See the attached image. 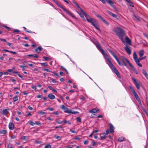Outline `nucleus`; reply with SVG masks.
Segmentation results:
<instances>
[{"mask_svg": "<svg viewBox=\"0 0 148 148\" xmlns=\"http://www.w3.org/2000/svg\"><path fill=\"white\" fill-rule=\"evenodd\" d=\"M43 58L45 60V61H47L50 59V58H49L48 57H47L44 56L43 57Z\"/></svg>", "mask_w": 148, "mask_h": 148, "instance_id": "49530a36", "label": "nucleus"}, {"mask_svg": "<svg viewBox=\"0 0 148 148\" xmlns=\"http://www.w3.org/2000/svg\"><path fill=\"white\" fill-rule=\"evenodd\" d=\"M136 98L137 101L139 102L141 104V101L139 96H138L136 97Z\"/></svg>", "mask_w": 148, "mask_h": 148, "instance_id": "c03bdc74", "label": "nucleus"}, {"mask_svg": "<svg viewBox=\"0 0 148 148\" xmlns=\"http://www.w3.org/2000/svg\"><path fill=\"white\" fill-rule=\"evenodd\" d=\"M126 62H127V63L129 64L131 67V69H133V68H134V66L131 63H130L129 61L127 59V60H126Z\"/></svg>", "mask_w": 148, "mask_h": 148, "instance_id": "bb28decb", "label": "nucleus"}, {"mask_svg": "<svg viewBox=\"0 0 148 148\" xmlns=\"http://www.w3.org/2000/svg\"><path fill=\"white\" fill-rule=\"evenodd\" d=\"M146 56H145L143 57L140 58H139V60H140V61H141V60H143V59H144L145 58H146Z\"/></svg>", "mask_w": 148, "mask_h": 148, "instance_id": "13d9d810", "label": "nucleus"}, {"mask_svg": "<svg viewBox=\"0 0 148 148\" xmlns=\"http://www.w3.org/2000/svg\"><path fill=\"white\" fill-rule=\"evenodd\" d=\"M107 60L108 62H109L108 65L110 67L112 70L113 71L116 68L114 66L112 63L111 61L108 58H107Z\"/></svg>", "mask_w": 148, "mask_h": 148, "instance_id": "20e7f679", "label": "nucleus"}, {"mask_svg": "<svg viewBox=\"0 0 148 148\" xmlns=\"http://www.w3.org/2000/svg\"><path fill=\"white\" fill-rule=\"evenodd\" d=\"M45 148H51V146L50 145L48 144L45 145Z\"/></svg>", "mask_w": 148, "mask_h": 148, "instance_id": "3c124183", "label": "nucleus"}, {"mask_svg": "<svg viewBox=\"0 0 148 148\" xmlns=\"http://www.w3.org/2000/svg\"><path fill=\"white\" fill-rule=\"evenodd\" d=\"M61 108L62 110H64V111L65 113H69V112H70V110H69L64 105H62Z\"/></svg>", "mask_w": 148, "mask_h": 148, "instance_id": "423d86ee", "label": "nucleus"}, {"mask_svg": "<svg viewBox=\"0 0 148 148\" xmlns=\"http://www.w3.org/2000/svg\"><path fill=\"white\" fill-rule=\"evenodd\" d=\"M29 124H30V125H31L32 126H33L34 125L36 124V123H34V122L32 121H30Z\"/></svg>", "mask_w": 148, "mask_h": 148, "instance_id": "09e8293b", "label": "nucleus"}, {"mask_svg": "<svg viewBox=\"0 0 148 148\" xmlns=\"http://www.w3.org/2000/svg\"><path fill=\"white\" fill-rule=\"evenodd\" d=\"M113 71L116 75L118 77L120 78H121V77L120 75V74L119 72L118 71V70H117L116 69H115Z\"/></svg>", "mask_w": 148, "mask_h": 148, "instance_id": "f8f14e48", "label": "nucleus"}, {"mask_svg": "<svg viewBox=\"0 0 148 148\" xmlns=\"http://www.w3.org/2000/svg\"><path fill=\"white\" fill-rule=\"evenodd\" d=\"M118 30H114V32L116 33V35L118 36L120 39L123 43H125L123 37L125 35V32L124 30L120 27L117 28Z\"/></svg>", "mask_w": 148, "mask_h": 148, "instance_id": "f257e3e1", "label": "nucleus"}, {"mask_svg": "<svg viewBox=\"0 0 148 148\" xmlns=\"http://www.w3.org/2000/svg\"><path fill=\"white\" fill-rule=\"evenodd\" d=\"M47 110H49L51 111H53L54 110V109L53 108H48L46 109Z\"/></svg>", "mask_w": 148, "mask_h": 148, "instance_id": "603ef678", "label": "nucleus"}, {"mask_svg": "<svg viewBox=\"0 0 148 148\" xmlns=\"http://www.w3.org/2000/svg\"><path fill=\"white\" fill-rule=\"evenodd\" d=\"M125 138L123 137H119L118 139V140L120 142H122L124 140H125Z\"/></svg>", "mask_w": 148, "mask_h": 148, "instance_id": "b1692460", "label": "nucleus"}, {"mask_svg": "<svg viewBox=\"0 0 148 148\" xmlns=\"http://www.w3.org/2000/svg\"><path fill=\"white\" fill-rule=\"evenodd\" d=\"M7 131L5 130H3L2 131H1V134H5L7 133Z\"/></svg>", "mask_w": 148, "mask_h": 148, "instance_id": "79ce46f5", "label": "nucleus"}, {"mask_svg": "<svg viewBox=\"0 0 148 148\" xmlns=\"http://www.w3.org/2000/svg\"><path fill=\"white\" fill-rule=\"evenodd\" d=\"M95 14L97 17L99 18L106 25H109V23H108L104 19L102 16L99 15V14Z\"/></svg>", "mask_w": 148, "mask_h": 148, "instance_id": "7ed1b4c3", "label": "nucleus"}, {"mask_svg": "<svg viewBox=\"0 0 148 148\" xmlns=\"http://www.w3.org/2000/svg\"><path fill=\"white\" fill-rule=\"evenodd\" d=\"M136 62L138 66L140 67H141L142 66V65L139 63L140 61V60H139V58L138 59H137L135 60H134Z\"/></svg>", "mask_w": 148, "mask_h": 148, "instance_id": "f3484780", "label": "nucleus"}, {"mask_svg": "<svg viewBox=\"0 0 148 148\" xmlns=\"http://www.w3.org/2000/svg\"><path fill=\"white\" fill-rule=\"evenodd\" d=\"M56 122L60 124H61L62 122V121H58Z\"/></svg>", "mask_w": 148, "mask_h": 148, "instance_id": "774afa93", "label": "nucleus"}, {"mask_svg": "<svg viewBox=\"0 0 148 148\" xmlns=\"http://www.w3.org/2000/svg\"><path fill=\"white\" fill-rule=\"evenodd\" d=\"M9 129L10 130H12L14 129V124L11 123H10L9 124Z\"/></svg>", "mask_w": 148, "mask_h": 148, "instance_id": "dca6fc26", "label": "nucleus"}, {"mask_svg": "<svg viewBox=\"0 0 148 148\" xmlns=\"http://www.w3.org/2000/svg\"><path fill=\"white\" fill-rule=\"evenodd\" d=\"M132 69L134 71L135 73L136 74H138V73L137 71L136 68L134 66V68H133V69Z\"/></svg>", "mask_w": 148, "mask_h": 148, "instance_id": "de8ad7c7", "label": "nucleus"}, {"mask_svg": "<svg viewBox=\"0 0 148 148\" xmlns=\"http://www.w3.org/2000/svg\"><path fill=\"white\" fill-rule=\"evenodd\" d=\"M107 12L110 15L113 17L116 18L117 17V16L116 14H113L112 12L109 11H107Z\"/></svg>", "mask_w": 148, "mask_h": 148, "instance_id": "412c9836", "label": "nucleus"}, {"mask_svg": "<svg viewBox=\"0 0 148 148\" xmlns=\"http://www.w3.org/2000/svg\"><path fill=\"white\" fill-rule=\"evenodd\" d=\"M142 72L144 75H145L146 74H147L146 71L144 69H143L142 70Z\"/></svg>", "mask_w": 148, "mask_h": 148, "instance_id": "864d4df0", "label": "nucleus"}, {"mask_svg": "<svg viewBox=\"0 0 148 148\" xmlns=\"http://www.w3.org/2000/svg\"><path fill=\"white\" fill-rule=\"evenodd\" d=\"M43 50V48L41 46H39L38 48L35 49L36 52L38 53H39L40 51Z\"/></svg>", "mask_w": 148, "mask_h": 148, "instance_id": "9b49d317", "label": "nucleus"}, {"mask_svg": "<svg viewBox=\"0 0 148 148\" xmlns=\"http://www.w3.org/2000/svg\"><path fill=\"white\" fill-rule=\"evenodd\" d=\"M51 72L53 73V74H52V76H56L57 77L59 76V75L57 73L52 72Z\"/></svg>", "mask_w": 148, "mask_h": 148, "instance_id": "c9c22d12", "label": "nucleus"}, {"mask_svg": "<svg viewBox=\"0 0 148 148\" xmlns=\"http://www.w3.org/2000/svg\"><path fill=\"white\" fill-rule=\"evenodd\" d=\"M8 109H5L3 110L2 112V114L3 115H6L9 113L8 110Z\"/></svg>", "mask_w": 148, "mask_h": 148, "instance_id": "a211bd4d", "label": "nucleus"}, {"mask_svg": "<svg viewBox=\"0 0 148 148\" xmlns=\"http://www.w3.org/2000/svg\"><path fill=\"white\" fill-rule=\"evenodd\" d=\"M133 58L134 60H135L138 59L137 55L136 52H134L133 54Z\"/></svg>", "mask_w": 148, "mask_h": 148, "instance_id": "7c9ffc66", "label": "nucleus"}, {"mask_svg": "<svg viewBox=\"0 0 148 148\" xmlns=\"http://www.w3.org/2000/svg\"><path fill=\"white\" fill-rule=\"evenodd\" d=\"M0 40L2 41H3L5 42H7V41L5 39H3V38H0Z\"/></svg>", "mask_w": 148, "mask_h": 148, "instance_id": "052dcab7", "label": "nucleus"}, {"mask_svg": "<svg viewBox=\"0 0 148 148\" xmlns=\"http://www.w3.org/2000/svg\"><path fill=\"white\" fill-rule=\"evenodd\" d=\"M18 75L23 80L24 79L23 78V76L22 75H21L20 74H18Z\"/></svg>", "mask_w": 148, "mask_h": 148, "instance_id": "5fc2aeb1", "label": "nucleus"}, {"mask_svg": "<svg viewBox=\"0 0 148 148\" xmlns=\"http://www.w3.org/2000/svg\"><path fill=\"white\" fill-rule=\"evenodd\" d=\"M28 57H32L35 58H38L39 56L36 54L32 55V54H29L27 56Z\"/></svg>", "mask_w": 148, "mask_h": 148, "instance_id": "4be33fe9", "label": "nucleus"}, {"mask_svg": "<svg viewBox=\"0 0 148 148\" xmlns=\"http://www.w3.org/2000/svg\"><path fill=\"white\" fill-rule=\"evenodd\" d=\"M13 101L15 102L16 101H17L18 99V98L17 96H16L13 97Z\"/></svg>", "mask_w": 148, "mask_h": 148, "instance_id": "2f4dec72", "label": "nucleus"}, {"mask_svg": "<svg viewBox=\"0 0 148 148\" xmlns=\"http://www.w3.org/2000/svg\"><path fill=\"white\" fill-rule=\"evenodd\" d=\"M48 97L49 99H54L55 98V96L51 94H49L48 95Z\"/></svg>", "mask_w": 148, "mask_h": 148, "instance_id": "aec40b11", "label": "nucleus"}, {"mask_svg": "<svg viewBox=\"0 0 148 148\" xmlns=\"http://www.w3.org/2000/svg\"><path fill=\"white\" fill-rule=\"evenodd\" d=\"M38 113L41 115H43L45 114L46 112L42 111H40L38 112Z\"/></svg>", "mask_w": 148, "mask_h": 148, "instance_id": "8fccbe9b", "label": "nucleus"}, {"mask_svg": "<svg viewBox=\"0 0 148 148\" xmlns=\"http://www.w3.org/2000/svg\"><path fill=\"white\" fill-rule=\"evenodd\" d=\"M56 5L60 8H61L64 11V10L66 9L65 8H64L61 5H60L59 3H58Z\"/></svg>", "mask_w": 148, "mask_h": 148, "instance_id": "473e14b6", "label": "nucleus"}, {"mask_svg": "<svg viewBox=\"0 0 148 148\" xmlns=\"http://www.w3.org/2000/svg\"><path fill=\"white\" fill-rule=\"evenodd\" d=\"M99 51L101 52L103 56L106 53L105 52L104 50L102 48Z\"/></svg>", "mask_w": 148, "mask_h": 148, "instance_id": "a19ab883", "label": "nucleus"}, {"mask_svg": "<svg viewBox=\"0 0 148 148\" xmlns=\"http://www.w3.org/2000/svg\"><path fill=\"white\" fill-rule=\"evenodd\" d=\"M107 50L108 51H109L110 53L114 56L115 58L116 57H117V56L115 55V54L113 53V51L111 49H108Z\"/></svg>", "mask_w": 148, "mask_h": 148, "instance_id": "6ab92c4d", "label": "nucleus"}, {"mask_svg": "<svg viewBox=\"0 0 148 148\" xmlns=\"http://www.w3.org/2000/svg\"><path fill=\"white\" fill-rule=\"evenodd\" d=\"M51 81L53 83H57V82L55 80L53 79V78H51Z\"/></svg>", "mask_w": 148, "mask_h": 148, "instance_id": "4d7b16f0", "label": "nucleus"}, {"mask_svg": "<svg viewBox=\"0 0 148 148\" xmlns=\"http://www.w3.org/2000/svg\"><path fill=\"white\" fill-rule=\"evenodd\" d=\"M115 59L117 61L118 63L119 64V65H120V66H121V64L120 63V62L119 60V58H118L117 57H116V58H115Z\"/></svg>", "mask_w": 148, "mask_h": 148, "instance_id": "ea45409f", "label": "nucleus"}, {"mask_svg": "<svg viewBox=\"0 0 148 148\" xmlns=\"http://www.w3.org/2000/svg\"><path fill=\"white\" fill-rule=\"evenodd\" d=\"M92 145L93 146H94L95 145H98V144L96 143V142H92Z\"/></svg>", "mask_w": 148, "mask_h": 148, "instance_id": "e2e57ef3", "label": "nucleus"}, {"mask_svg": "<svg viewBox=\"0 0 148 148\" xmlns=\"http://www.w3.org/2000/svg\"><path fill=\"white\" fill-rule=\"evenodd\" d=\"M132 78L133 80V82L135 85L136 88L138 89H139L140 88V85L136 79L134 77H132Z\"/></svg>", "mask_w": 148, "mask_h": 148, "instance_id": "39448f33", "label": "nucleus"}, {"mask_svg": "<svg viewBox=\"0 0 148 148\" xmlns=\"http://www.w3.org/2000/svg\"><path fill=\"white\" fill-rule=\"evenodd\" d=\"M81 13H79V15L83 19V20L84 21H86V20L84 18V14H82V12H81Z\"/></svg>", "mask_w": 148, "mask_h": 148, "instance_id": "c756f323", "label": "nucleus"}, {"mask_svg": "<svg viewBox=\"0 0 148 148\" xmlns=\"http://www.w3.org/2000/svg\"><path fill=\"white\" fill-rule=\"evenodd\" d=\"M32 88L34 90H36L37 89L36 87L34 86H32Z\"/></svg>", "mask_w": 148, "mask_h": 148, "instance_id": "338daca9", "label": "nucleus"}, {"mask_svg": "<svg viewBox=\"0 0 148 148\" xmlns=\"http://www.w3.org/2000/svg\"><path fill=\"white\" fill-rule=\"evenodd\" d=\"M144 53V51L143 50H140L139 52V54L140 56V57L142 56L143 55Z\"/></svg>", "mask_w": 148, "mask_h": 148, "instance_id": "5701e85b", "label": "nucleus"}, {"mask_svg": "<svg viewBox=\"0 0 148 148\" xmlns=\"http://www.w3.org/2000/svg\"><path fill=\"white\" fill-rule=\"evenodd\" d=\"M64 12L68 14L69 16H72L73 18H74L75 16L73 15L70 12L67 10L66 9H65L64 10Z\"/></svg>", "mask_w": 148, "mask_h": 148, "instance_id": "9d476101", "label": "nucleus"}, {"mask_svg": "<svg viewBox=\"0 0 148 148\" xmlns=\"http://www.w3.org/2000/svg\"><path fill=\"white\" fill-rule=\"evenodd\" d=\"M20 32L19 30L18 29H15L13 32L14 33H18Z\"/></svg>", "mask_w": 148, "mask_h": 148, "instance_id": "6e6d98bb", "label": "nucleus"}, {"mask_svg": "<svg viewBox=\"0 0 148 148\" xmlns=\"http://www.w3.org/2000/svg\"><path fill=\"white\" fill-rule=\"evenodd\" d=\"M110 132L111 133L114 132V127L111 123H109Z\"/></svg>", "mask_w": 148, "mask_h": 148, "instance_id": "ddd939ff", "label": "nucleus"}, {"mask_svg": "<svg viewBox=\"0 0 148 148\" xmlns=\"http://www.w3.org/2000/svg\"><path fill=\"white\" fill-rule=\"evenodd\" d=\"M70 112H69V113H72V114H75L79 113L78 112L73 111L72 110H70Z\"/></svg>", "mask_w": 148, "mask_h": 148, "instance_id": "a18cd8bd", "label": "nucleus"}, {"mask_svg": "<svg viewBox=\"0 0 148 148\" xmlns=\"http://www.w3.org/2000/svg\"><path fill=\"white\" fill-rule=\"evenodd\" d=\"M96 45L97 47L99 49V50L101 49V46H100V44L98 43H97Z\"/></svg>", "mask_w": 148, "mask_h": 148, "instance_id": "f704fd0d", "label": "nucleus"}, {"mask_svg": "<svg viewBox=\"0 0 148 148\" xmlns=\"http://www.w3.org/2000/svg\"><path fill=\"white\" fill-rule=\"evenodd\" d=\"M72 2L73 3H74L76 6H77V7L81 11V12L82 13H84V11L80 7V6L78 5V3L75 2V1H72Z\"/></svg>", "mask_w": 148, "mask_h": 148, "instance_id": "6e6552de", "label": "nucleus"}, {"mask_svg": "<svg viewBox=\"0 0 148 148\" xmlns=\"http://www.w3.org/2000/svg\"><path fill=\"white\" fill-rule=\"evenodd\" d=\"M98 22L96 20L92 24V25L97 30H100V29L99 28L98 26L97 25Z\"/></svg>", "mask_w": 148, "mask_h": 148, "instance_id": "1a4fd4ad", "label": "nucleus"}, {"mask_svg": "<svg viewBox=\"0 0 148 148\" xmlns=\"http://www.w3.org/2000/svg\"><path fill=\"white\" fill-rule=\"evenodd\" d=\"M106 1L108 3L110 4V5L111 4L114 3L113 1L111 0H106Z\"/></svg>", "mask_w": 148, "mask_h": 148, "instance_id": "a878e982", "label": "nucleus"}, {"mask_svg": "<svg viewBox=\"0 0 148 148\" xmlns=\"http://www.w3.org/2000/svg\"><path fill=\"white\" fill-rule=\"evenodd\" d=\"M99 110L98 109L93 108L89 111V112L90 113H96Z\"/></svg>", "mask_w": 148, "mask_h": 148, "instance_id": "4468645a", "label": "nucleus"}, {"mask_svg": "<svg viewBox=\"0 0 148 148\" xmlns=\"http://www.w3.org/2000/svg\"><path fill=\"white\" fill-rule=\"evenodd\" d=\"M125 40L126 42L127 43L130 45H132L131 40L127 36L126 37Z\"/></svg>", "mask_w": 148, "mask_h": 148, "instance_id": "2eb2a0df", "label": "nucleus"}, {"mask_svg": "<svg viewBox=\"0 0 148 148\" xmlns=\"http://www.w3.org/2000/svg\"><path fill=\"white\" fill-rule=\"evenodd\" d=\"M136 98L137 101L139 102L141 104V101L139 96H138L136 97Z\"/></svg>", "mask_w": 148, "mask_h": 148, "instance_id": "37998d69", "label": "nucleus"}, {"mask_svg": "<svg viewBox=\"0 0 148 148\" xmlns=\"http://www.w3.org/2000/svg\"><path fill=\"white\" fill-rule=\"evenodd\" d=\"M129 88L133 94L136 92L134 88L132 86H129Z\"/></svg>", "mask_w": 148, "mask_h": 148, "instance_id": "cd10ccee", "label": "nucleus"}, {"mask_svg": "<svg viewBox=\"0 0 148 148\" xmlns=\"http://www.w3.org/2000/svg\"><path fill=\"white\" fill-rule=\"evenodd\" d=\"M20 67L22 69H25V67H26V66H23V65H20Z\"/></svg>", "mask_w": 148, "mask_h": 148, "instance_id": "69168bd1", "label": "nucleus"}, {"mask_svg": "<svg viewBox=\"0 0 148 148\" xmlns=\"http://www.w3.org/2000/svg\"><path fill=\"white\" fill-rule=\"evenodd\" d=\"M16 136H15L14 135H13L11 136V138L12 139H14L15 138H16Z\"/></svg>", "mask_w": 148, "mask_h": 148, "instance_id": "0e129e2a", "label": "nucleus"}, {"mask_svg": "<svg viewBox=\"0 0 148 148\" xmlns=\"http://www.w3.org/2000/svg\"><path fill=\"white\" fill-rule=\"evenodd\" d=\"M121 59L122 61V62H126V60H127V59L123 56H122L121 57Z\"/></svg>", "mask_w": 148, "mask_h": 148, "instance_id": "393cba45", "label": "nucleus"}, {"mask_svg": "<svg viewBox=\"0 0 148 148\" xmlns=\"http://www.w3.org/2000/svg\"><path fill=\"white\" fill-rule=\"evenodd\" d=\"M76 119L77 122L80 123L81 122V118L80 117H77V118H76Z\"/></svg>", "mask_w": 148, "mask_h": 148, "instance_id": "e433bc0d", "label": "nucleus"}, {"mask_svg": "<svg viewBox=\"0 0 148 148\" xmlns=\"http://www.w3.org/2000/svg\"><path fill=\"white\" fill-rule=\"evenodd\" d=\"M111 6L114 9L115 11H117L118 9L117 8L115 7L114 5L113 4H111Z\"/></svg>", "mask_w": 148, "mask_h": 148, "instance_id": "4c0bfd02", "label": "nucleus"}, {"mask_svg": "<svg viewBox=\"0 0 148 148\" xmlns=\"http://www.w3.org/2000/svg\"><path fill=\"white\" fill-rule=\"evenodd\" d=\"M82 13L84 14V15L86 18L87 21L91 23L92 24L96 20L93 18H90L84 11V13Z\"/></svg>", "mask_w": 148, "mask_h": 148, "instance_id": "f03ea898", "label": "nucleus"}, {"mask_svg": "<svg viewBox=\"0 0 148 148\" xmlns=\"http://www.w3.org/2000/svg\"><path fill=\"white\" fill-rule=\"evenodd\" d=\"M133 94L135 98L136 97L138 96L136 92L133 93Z\"/></svg>", "mask_w": 148, "mask_h": 148, "instance_id": "680f3d73", "label": "nucleus"}, {"mask_svg": "<svg viewBox=\"0 0 148 148\" xmlns=\"http://www.w3.org/2000/svg\"><path fill=\"white\" fill-rule=\"evenodd\" d=\"M124 49L128 54L130 55L131 54V51L130 49V48L127 45L125 46Z\"/></svg>", "mask_w": 148, "mask_h": 148, "instance_id": "0eeeda50", "label": "nucleus"}, {"mask_svg": "<svg viewBox=\"0 0 148 148\" xmlns=\"http://www.w3.org/2000/svg\"><path fill=\"white\" fill-rule=\"evenodd\" d=\"M54 137L58 140H60L61 138V136H57L56 135H55L54 136Z\"/></svg>", "mask_w": 148, "mask_h": 148, "instance_id": "c85d7f7f", "label": "nucleus"}, {"mask_svg": "<svg viewBox=\"0 0 148 148\" xmlns=\"http://www.w3.org/2000/svg\"><path fill=\"white\" fill-rule=\"evenodd\" d=\"M129 5L130 6H131L132 7H134V5L133 3L130 1L129 3Z\"/></svg>", "mask_w": 148, "mask_h": 148, "instance_id": "58836bf2", "label": "nucleus"}, {"mask_svg": "<svg viewBox=\"0 0 148 148\" xmlns=\"http://www.w3.org/2000/svg\"><path fill=\"white\" fill-rule=\"evenodd\" d=\"M39 63L42 66H47L48 65L47 63Z\"/></svg>", "mask_w": 148, "mask_h": 148, "instance_id": "72a5a7b5", "label": "nucleus"}, {"mask_svg": "<svg viewBox=\"0 0 148 148\" xmlns=\"http://www.w3.org/2000/svg\"><path fill=\"white\" fill-rule=\"evenodd\" d=\"M44 70L45 71H46L48 72H51V71H50V70H49V69H44Z\"/></svg>", "mask_w": 148, "mask_h": 148, "instance_id": "bf43d9fd", "label": "nucleus"}]
</instances>
